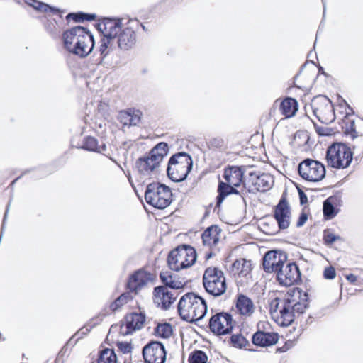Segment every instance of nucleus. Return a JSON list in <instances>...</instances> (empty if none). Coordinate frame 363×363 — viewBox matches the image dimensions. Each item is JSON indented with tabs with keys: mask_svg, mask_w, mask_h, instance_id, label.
<instances>
[{
	"mask_svg": "<svg viewBox=\"0 0 363 363\" xmlns=\"http://www.w3.org/2000/svg\"><path fill=\"white\" fill-rule=\"evenodd\" d=\"M308 306V293L299 288L290 289L283 298H276L272 303L274 311L279 310L281 324L288 326L296 315L303 314Z\"/></svg>",
	"mask_w": 363,
	"mask_h": 363,
	"instance_id": "1",
	"label": "nucleus"
},
{
	"mask_svg": "<svg viewBox=\"0 0 363 363\" xmlns=\"http://www.w3.org/2000/svg\"><path fill=\"white\" fill-rule=\"evenodd\" d=\"M178 312L183 320L189 323H196L206 315L207 305L201 296L193 292H189L180 298Z\"/></svg>",
	"mask_w": 363,
	"mask_h": 363,
	"instance_id": "2",
	"label": "nucleus"
},
{
	"mask_svg": "<svg viewBox=\"0 0 363 363\" xmlns=\"http://www.w3.org/2000/svg\"><path fill=\"white\" fill-rule=\"evenodd\" d=\"M197 258L194 247L189 245H181L172 250L167 256L168 267L174 272H179L192 267Z\"/></svg>",
	"mask_w": 363,
	"mask_h": 363,
	"instance_id": "3",
	"label": "nucleus"
},
{
	"mask_svg": "<svg viewBox=\"0 0 363 363\" xmlns=\"http://www.w3.org/2000/svg\"><path fill=\"white\" fill-rule=\"evenodd\" d=\"M193 168V160L190 155L179 152L172 155L169 160L167 174L174 182L184 181Z\"/></svg>",
	"mask_w": 363,
	"mask_h": 363,
	"instance_id": "4",
	"label": "nucleus"
},
{
	"mask_svg": "<svg viewBox=\"0 0 363 363\" xmlns=\"http://www.w3.org/2000/svg\"><path fill=\"white\" fill-rule=\"evenodd\" d=\"M177 276L171 272H160V281L164 286H160V304L162 308L167 310L177 297L176 289L184 287L185 282L177 279Z\"/></svg>",
	"mask_w": 363,
	"mask_h": 363,
	"instance_id": "5",
	"label": "nucleus"
},
{
	"mask_svg": "<svg viewBox=\"0 0 363 363\" xmlns=\"http://www.w3.org/2000/svg\"><path fill=\"white\" fill-rule=\"evenodd\" d=\"M353 158L350 148L343 143H335L328 147L326 152L328 165L335 169H345Z\"/></svg>",
	"mask_w": 363,
	"mask_h": 363,
	"instance_id": "6",
	"label": "nucleus"
},
{
	"mask_svg": "<svg viewBox=\"0 0 363 363\" xmlns=\"http://www.w3.org/2000/svg\"><path fill=\"white\" fill-rule=\"evenodd\" d=\"M203 285L206 292L215 297L226 291V279L222 270L217 267H208L203 275Z\"/></svg>",
	"mask_w": 363,
	"mask_h": 363,
	"instance_id": "7",
	"label": "nucleus"
},
{
	"mask_svg": "<svg viewBox=\"0 0 363 363\" xmlns=\"http://www.w3.org/2000/svg\"><path fill=\"white\" fill-rule=\"evenodd\" d=\"M118 21L106 18L99 25V30L103 33V38L101 40L99 51L104 57L107 56L111 50H113L115 43L116 35L118 33L120 28Z\"/></svg>",
	"mask_w": 363,
	"mask_h": 363,
	"instance_id": "8",
	"label": "nucleus"
},
{
	"mask_svg": "<svg viewBox=\"0 0 363 363\" xmlns=\"http://www.w3.org/2000/svg\"><path fill=\"white\" fill-rule=\"evenodd\" d=\"M311 106L314 116L323 124H330L335 120L334 107L331 101L325 96H317Z\"/></svg>",
	"mask_w": 363,
	"mask_h": 363,
	"instance_id": "9",
	"label": "nucleus"
},
{
	"mask_svg": "<svg viewBox=\"0 0 363 363\" xmlns=\"http://www.w3.org/2000/svg\"><path fill=\"white\" fill-rule=\"evenodd\" d=\"M298 173L305 180L319 182L325 177V167L320 162L308 158L298 164Z\"/></svg>",
	"mask_w": 363,
	"mask_h": 363,
	"instance_id": "10",
	"label": "nucleus"
},
{
	"mask_svg": "<svg viewBox=\"0 0 363 363\" xmlns=\"http://www.w3.org/2000/svg\"><path fill=\"white\" fill-rule=\"evenodd\" d=\"M274 179L269 174L250 172L245 186L250 192H264L272 187Z\"/></svg>",
	"mask_w": 363,
	"mask_h": 363,
	"instance_id": "11",
	"label": "nucleus"
},
{
	"mask_svg": "<svg viewBox=\"0 0 363 363\" xmlns=\"http://www.w3.org/2000/svg\"><path fill=\"white\" fill-rule=\"evenodd\" d=\"M210 330L218 335L230 333L233 328V318L228 313H218L212 315L209 320Z\"/></svg>",
	"mask_w": 363,
	"mask_h": 363,
	"instance_id": "12",
	"label": "nucleus"
},
{
	"mask_svg": "<svg viewBox=\"0 0 363 363\" xmlns=\"http://www.w3.org/2000/svg\"><path fill=\"white\" fill-rule=\"evenodd\" d=\"M291 208L286 196H282L274 208V218L279 230H286L291 223Z\"/></svg>",
	"mask_w": 363,
	"mask_h": 363,
	"instance_id": "13",
	"label": "nucleus"
},
{
	"mask_svg": "<svg viewBox=\"0 0 363 363\" xmlns=\"http://www.w3.org/2000/svg\"><path fill=\"white\" fill-rule=\"evenodd\" d=\"M286 255L281 251H268L263 258V269L267 273L277 272L284 267L286 261Z\"/></svg>",
	"mask_w": 363,
	"mask_h": 363,
	"instance_id": "14",
	"label": "nucleus"
},
{
	"mask_svg": "<svg viewBox=\"0 0 363 363\" xmlns=\"http://www.w3.org/2000/svg\"><path fill=\"white\" fill-rule=\"evenodd\" d=\"M159 144H157L149 155L139 158L136 162L138 172L144 175L149 176L159 165Z\"/></svg>",
	"mask_w": 363,
	"mask_h": 363,
	"instance_id": "15",
	"label": "nucleus"
},
{
	"mask_svg": "<svg viewBox=\"0 0 363 363\" xmlns=\"http://www.w3.org/2000/svg\"><path fill=\"white\" fill-rule=\"evenodd\" d=\"M118 21L120 30L116 35L115 43L118 44V47L121 50H129L132 49L136 43V34L130 28L123 27L121 19H113Z\"/></svg>",
	"mask_w": 363,
	"mask_h": 363,
	"instance_id": "16",
	"label": "nucleus"
},
{
	"mask_svg": "<svg viewBox=\"0 0 363 363\" xmlns=\"http://www.w3.org/2000/svg\"><path fill=\"white\" fill-rule=\"evenodd\" d=\"M156 280V275L144 270H138L130 276L128 281V288L137 294L145 286L152 284Z\"/></svg>",
	"mask_w": 363,
	"mask_h": 363,
	"instance_id": "17",
	"label": "nucleus"
},
{
	"mask_svg": "<svg viewBox=\"0 0 363 363\" xmlns=\"http://www.w3.org/2000/svg\"><path fill=\"white\" fill-rule=\"evenodd\" d=\"M277 276L279 282L286 286H291L301 280L299 268L294 262L287 263L284 268L281 267Z\"/></svg>",
	"mask_w": 363,
	"mask_h": 363,
	"instance_id": "18",
	"label": "nucleus"
},
{
	"mask_svg": "<svg viewBox=\"0 0 363 363\" xmlns=\"http://www.w3.org/2000/svg\"><path fill=\"white\" fill-rule=\"evenodd\" d=\"M145 317L142 313H132L125 315L120 327V333L123 335L131 334L143 328Z\"/></svg>",
	"mask_w": 363,
	"mask_h": 363,
	"instance_id": "19",
	"label": "nucleus"
},
{
	"mask_svg": "<svg viewBox=\"0 0 363 363\" xmlns=\"http://www.w3.org/2000/svg\"><path fill=\"white\" fill-rule=\"evenodd\" d=\"M82 26H76L64 32L62 35L63 43L65 49L77 55L78 48L80 47L79 38L82 35Z\"/></svg>",
	"mask_w": 363,
	"mask_h": 363,
	"instance_id": "20",
	"label": "nucleus"
},
{
	"mask_svg": "<svg viewBox=\"0 0 363 363\" xmlns=\"http://www.w3.org/2000/svg\"><path fill=\"white\" fill-rule=\"evenodd\" d=\"M81 34L79 38L80 42L79 43H80V47L78 48L77 55L84 57L92 51L94 47V36L84 27H83Z\"/></svg>",
	"mask_w": 363,
	"mask_h": 363,
	"instance_id": "21",
	"label": "nucleus"
},
{
	"mask_svg": "<svg viewBox=\"0 0 363 363\" xmlns=\"http://www.w3.org/2000/svg\"><path fill=\"white\" fill-rule=\"evenodd\" d=\"M279 336L275 333H266L258 330L252 337V343L259 347H267L277 342Z\"/></svg>",
	"mask_w": 363,
	"mask_h": 363,
	"instance_id": "22",
	"label": "nucleus"
},
{
	"mask_svg": "<svg viewBox=\"0 0 363 363\" xmlns=\"http://www.w3.org/2000/svg\"><path fill=\"white\" fill-rule=\"evenodd\" d=\"M220 228L218 225L208 227L201 235L203 245L212 247L216 246L220 240Z\"/></svg>",
	"mask_w": 363,
	"mask_h": 363,
	"instance_id": "23",
	"label": "nucleus"
},
{
	"mask_svg": "<svg viewBox=\"0 0 363 363\" xmlns=\"http://www.w3.org/2000/svg\"><path fill=\"white\" fill-rule=\"evenodd\" d=\"M244 171L240 167L233 166L225 169L223 178L226 182L239 186L243 181Z\"/></svg>",
	"mask_w": 363,
	"mask_h": 363,
	"instance_id": "24",
	"label": "nucleus"
},
{
	"mask_svg": "<svg viewBox=\"0 0 363 363\" xmlns=\"http://www.w3.org/2000/svg\"><path fill=\"white\" fill-rule=\"evenodd\" d=\"M141 113L138 110L128 109L119 112L118 118L124 125H136L140 121Z\"/></svg>",
	"mask_w": 363,
	"mask_h": 363,
	"instance_id": "25",
	"label": "nucleus"
},
{
	"mask_svg": "<svg viewBox=\"0 0 363 363\" xmlns=\"http://www.w3.org/2000/svg\"><path fill=\"white\" fill-rule=\"evenodd\" d=\"M236 308L240 315L247 317L252 315L255 308L252 301L243 294L238 296Z\"/></svg>",
	"mask_w": 363,
	"mask_h": 363,
	"instance_id": "26",
	"label": "nucleus"
},
{
	"mask_svg": "<svg viewBox=\"0 0 363 363\" xmlns=\"http://www.w3.org/2000/svg\"><path fill=\"white\" fill-rule=\"evenodd\" d=\"M159 342L153 341L146 345L143 350V355L146 363H159Z\"/></svg>",
	"mask_w": 363,
	"mask_h": 363,
	"instance_id": "27",
	"label": "nucleus"
},
{
	"mask_svg": "<svg viewBox=\"0 0 363 363\" xmlns=\"http://www.w3.org/2000/svg\"><path fill=\"white\" fill-rule=\"evenodd\" d=\"M279 110L285 118H291L298 111V102L295 99L286 97L280 103Z\"/></svg>",
	"mask_w": 363,
	"mask_h": 363,
	"instance_id": "28",
	"label": "nucleus"
},
{
	"mask_svg": "<svg viewBox=\"0 0 363 363\" xmlns=\"http://www.w3.org/2000/svg\"><path fill=\"white\" fill-rule=\"evenodd\" d=\"M236 186L228 182H220L218 184V195L216 197V206H220L225 198L230 194H238L239 191L235 189Z\"/></svg>",
	"mask_w": 363,
	"mask_h": 363,
	"instance_id": "29",
	"label": "nucleus"
},
{
	"mask_svg": "<svg viewBox=\"0 0 363 363\" xmlns=\"http://www.w3.org/2000/svg\"><path fill=\"white\" fill-rule=\"evenodd\" d=\"M145 199L146 202L155 211L159 209V184H150L147 186Z\"/></svg>",
	"mask_w": 363,
	"mask_h": 363,
	"instance_id": "30",
	"label": "nucleus"
},
{
	"mask_svg": "<svg viewBox=\"0 0 363 363\" xmlns=\"http://www.w3.org/2000/svg\"><path fill=\"white\" fill-rule=\"evenodd\" d=\"M335 198L329 197L323 202V211L326 220H331L337 214L338 211L334 206Z\"/></svg>",
	"mask_w": 363,
	"mask_h": 363,
	"instance_id": "31",
	"label": "nucleus"
},
{
	"mask_svg": "<svg viewBox=\"0 0 363 363\" xmlns=\"http://www.w3.org/2000/svg\"><path fill=\"white\" fill-rule=\"evenodd\" d=\"M82 147L89 151H94L100 153L106 150V146L104 144L99 145L96 139L93 137L86 138Z\"/></svg>",
	"mask_w": 363,
	"mask_h": 363,
	"instance_id": "32",
	"label": "nucleus"
},
{
	"mask_svg": "<svg viewBox=\"0 0 363 363\" xmlns=\"http://www.w3.org/2000/svg\"><path fill=\"white\" fill-rule=\"evenodd\" d=\"M116 355L111 349H104L100 352L97 363H116Z\"/></svg>",
	"mask_w": 363,
	"mask_h": 363,
	"instance_id": "33",
	"label": "nucleus"
},
{
	"mask_svg": "<svg viewBox=\"0 0 363 363\" xmlns=\"http://www.w3.org/2000/svg\"><path fill=\"white\" fill-rule=\"evenodd\" d=\"M208 357L205 352L196 350L189 354V363H206Z\"/></svg>",
	"mask_w": 363,
	"mask_h": 363,
	"instance_id": "34",
	"label": "nucleus"
},
{
	"mask_svg": "<svg viewBox=\"0 0 363 363\" xmlns=\"http://www.w3.org/2000/svg\"><path fill=\"white\" fill-rule=\"evenodd\" d=\"M230 342L234 347L239 349H247L250 346V342L240 334H234L230 337Z\"/></svg>",
	"mask_w": 363,
	"mask_h": 363,
	"instance_id": "35",
	"label": "nucleus"
},
{
	"mask_svg": "<svg viewBox=\"0 0 363 363\" xmlns=\"http://www.w3.org/2000/svg\"><path fill=\"white\" fill-rule=\"evenodd\" d=\"M131 299L132 297L128 293L123 294L111 304L110 308L113 311H116Z\"/></svg>",
	"mask_w": 363,
	"mask_h": 363,
	"instance_id": "36",
	"label": "nucleus"
},
{
	"mask_svg": "<svg viewBox=\"0 0 363 363\" xmlns=\"http://www.w3.org/2000/svg\"><path fill=\"white\" fill-rule=\"evenodd\" d=\"M29 5L33 6L35 9L38 10L42 12H48V11H53L54 9L50 7L46 4L39 2L36 0H30L28 3Z\"/></svg>",
	"mask_w": 363,
	"mask_h": 363,
	"instance_id": "37",
	"label": "nucleus"
},
{
	"mask_svg": "<svg viewBox=\"0 0 363 363\" xmlns=\"http://www.w3.org/2000/svg\"><path fill=\"white\" fill-rule=\"evenodd\" d=\"M250 262L242 259L240 260H236L233 264V268L236 269L238 271H240V273L247 274V269L250 267Z\"/></svg>",
	"mask_w": 363,
	"mask_h": 363,
	"instance_id": "38",
	"label": "nucleus"
},
{
	"mask_svg": "<svg viewBox=\"0 0 363 363\" xmlns=\"http://www.w3.org/2000/svg\"><path fill=\"white\" fill-rule=\"evenodd\" d=\"M67 19H73L76 22L83 21L84 20L91 21L95 19V15H88L84 13H69L67 16Z\"/></svg>",
	"mask_w": 363,
	"mask_h": 363,
	"instance_id": "39",
	"label": "nucleus"
},
{
	"mask_svg": "<svg viewBox=\"0 0 363 363\" xmlns=\"http://www.w3.org/2000/svg\"><path fill=\"white\" fill-rule=\"evenodd\" d=\"M173 333L172 327L169 323H160V337L168 338Z\"/></svg>",
	"mask_w": 363,
	"mask_h": 363,
	"instance_id": "40",
	"label": "nucleus"
},
{
	"mask_svg": "<svg viewBox=\"0 0 363 363\" xmlns=\"http://www.w3.org/2000/svg\"><path fill=\"white\" fill-rule=\"evenodd\" d=\"M340 237L338 235H335L329 229L324 230L323 234V240L325 245H331L335 241L340 240Z\"/></svg>",
	"mask_w": 363,
	"mask_h": 363,
	"instance_id": "41",
	"label": "nucleus"
},
{
	"mask_svg": "<svg viewBox=\"0 0 363 363\" xmlns=\"http://www.w3.org/2000/svg\"><path fill=\"white\" fill-rule=\"evenodd\" d=\"M336 276V272L333 267H326L323 272V277L325 279H333Z\"/></svg>",
	"mask_w": 363,
	"mask_h": 363,
	"instance_id": "42",
	"label": "nucleus"
},
{
	"mask_svg": "<svg viewBox=\"0 0 363 363\" xmlns=\"http://www.w3.org/2000/svg\"><path fill=\"white\" fill-rule=\"evenodd\" d=\"M163 195V197L160 196V210L169 206L172 201V196H170V198L168 199L167 194H164Z\"/></svg>",
	"mask_w": 363,
	"mask_h": 363,
	"instance_id": "43",
	"label": "nucleus"
},
{
	"mask_svg": "<svg viewBox=\"0 0 363 363\" xmlns=\"http://www.w3.org/2000/svg\"><path fill=\"white\" fill-rule=\"evenodd\" d=\"M169 147L167 143L160 142V160L169 153Z\"/></svg>",
	"mask_w": 363,
	"mask_h": 363,
	"instance_id": "44",
	"label": "nucleus"
},
{
	"mask_svg": "<svg viewBox=\"0 0 363 363\" xmlns=\"http://www.w3.org/2000/svg\"><path fill=\"white\" fill-rule=\"evenodd\" d=\"M307 220H308L307 214L304 212H302L300 214L298 220L296 223V227L300 228V227L303 226L306 223Z\"/></svg>",
	"mask_w": 363,
	"mask_h": 363,
	"instance_id": "45",
	"label": "nucleus"
},
{
	"mask_svg": "<svg viewBox=\"0 0 363 363\" xmlns=\"http://www.w3.org/2000/svg\"><path fill=\"white\" fill-rule=\"evenodd\" d=\"M160 189H162V191H160V194H167L169 196L168 199L170 198V196H172L171 189L167 185L160 183Z\"/></svg>",
	"mask_w": 363,
	"mask_h": 363,
	"instance_id": "46",
	"label": "nucleus"
},
{
	"mask_svg": "<svg viewBox=\"0 0 363 363\" xmlns=\"http://www.w3.org/2000/svg\"><path fill=\"white\" fill-rule=\"evenodd\" d=\"M298 191L301 205L306 204L308 202L307 196L305 194V193L301 189H298Z\"/></svg>",
	"mask_w": 363,
	"mask_h": 363,
	"instance_id": "47",
	"label": "nucleus"
},
{
	"mask_svg": "<svg viewBox=\"0 0 363 363\" xmlns=\"http://www.w3.org/2000/svg\"><path fill=\"white\" fill-rule=\"evenodd\" d=\"M160 350L163 353V356L161 357L160 363H164L167 359V352L164 345L162 342H160Z\"/></svg>",
	"mask_w": 363,
	"mask_h": 363,
	"instance_id": "48",
	"label": "nucleus"
},
{
	"mask_svg": "<svg viewBox=\"0 0 363 363\" xmlns=\"http://www.w3.org/2000/svg\"><path fill=\"white\" fill-rule=\"evenodd\" d=\"M346 279L351 284H354L357 280V277L353 274H349L346 275Z\"/></svg>",
	"mask_w": 363,
	"mask_h": 363,
	"instance_id": "49",
	"label": "nucleus"
},
{
	"mask_svg": "<svg viewBox=\"0 0 363 363\" xmlns=\"http://www.w3.org/2000/svg\"><path fill=\"white\" fill-rule=\"evenodd\" d=\"M159 294V286H156L155 287L154 289V296H155V299H154V302L155 303H157L159 304V303L157 302V294Z\"/></svg>",
	"mask_w": 363,
	"mask_h": 363,
	"instance_id": "50",
	"label": "nucleus"
},
{
	"mask_svg": "<svg viewBox=\"0 0 363 363\" xmlns=\"http://www.w3.org/2000/svg\"><path fill=\"white\" fill-rule=\"evenodd\" d=\"M288 350H289V347H287L286 345H284L283 347H278L277 349V352L281 353V352H286Z\"/></svg>",
	"mask_w": 363,
	"mask_h": 363,
	"instance_id": "51",
	"label": "nucleus"
},
{
	"mask_svg": "<svg viewBox=\"0 0 363 363\" xmlns=\"http://www.w3.org/2000/svg\"><path fill=\"white\" fill-rule=\"evenodd\" d=\"M130 349H131L130 345L129 344H126L124 346V348H123L122 350H123L124 352H129L130 351Z\"/></svg>",
	"mask_w": 363,
	"mask_h": 363,
	"instance_id": "52",
	"label": "nucleus"
},
{
	"mask_svg": "<svg viewBox=\"0 0 363 363\" xmlns=\"http://www.w3.org/2000/svg\"><path fill=\"white\" fill-rule=\"evenodd\" d=\"M354 121H352V123H351V127H350L351 131L354 133V134L352 135V137H353V138L356 137V135H355L354 134H356V133H356V131L354 130V128H353V126H354Z\"/></svg>",
	"mask_w": 363,
	"mask_h": 363,
	"instance_id": "53",
	"label": "nucleus"
},
{
	"mask_svg": "<svg viewBox=\"0 0 363 363\" xmlns=\"http://www.w3.org/2000/svg\"><path fill=\"white\" fill-rule=\"evenodd\" d=\"M7 212H8V209L6 210V213H5L4 218V220H3V224H2L1 232H3V230H4V225H5V220H6V215H7Z\"/></svg>",
	"mask_w": 363,
	"mask_h": 363,
	"instance_id": "54",
	"label": "nucleus"
},
{
	"mask_svg": "<svg viewBox=\"0 0 363 363\" xmlns=\"http://www.w3.org/2000/svg\"><path fill=\"white\" fill-rule=\"evenodd\" d=\"M213 256V254L212 252H208V253H206V259H209L210 258H211Z\"/></svg>",
	"mask_w": 363,
	"mask_h": 363,
	"instance_id": "55",
	"label": "nucleus"
},
{
	"mask_svg": "<svg viewBox=\"0 0 363 363\" xmlns=\"http://www.w3.org/2000/svg\"><path fill=\"white\" fill-rule=\"evenodd\" d=\"M145 210H146V211H147V213L148 214H149V213H152V215H154V214H155V213H154L153 211H150L147 207H145Z\"/></svg>",
	"mask_w": 363,
	"mask_h": 363,
	"instance_id": "56",
	"label": "nucleus"
},
{
	"mask_svg": "<svg viewBox=\"0 0 363 363\" xmlns=\"http://www.w3.org/2000/svg\"><path fill=\"white\" fill-rule=\"evenodd\" d=\"M155 332L156 333H159V323L157 324V325L155 328Z\"/></svg>",
	"mask_w": 363,
	"mask_h": 363,
	"instance_id": "57",
	"label": "nucleus"
},
{
	"mask_svg": "<svg viewBox=\"0 0 363 363\" xmlns=\"http://www.w3.org/2000/svg\"><path fill=\"white\" fill-rule=\"evenodd\" d=\"M319 72H321V73H324V70H323V68L322 67H319Z\"/></svg>",
	"mask_w": 363,
	"mask_h": 363,
	"instance_id": "58",
	"label": "nucleus"
},
{
	"mask_svg": "<svg viewBox=\"0 0 363 363\" xmlns=\"http://www.w3.org/2000/svg\"><path fill=\"white\" fill-rule=\"evenodd\" d=\"M16 180H13V181L12 182V184H13L15 183V182H16Z\"/></svg>",
	"mask_w": 363,
	"mask_h": 363,
	"instance_id": "59",
	"label": "nucleus"
}]
</instances>
